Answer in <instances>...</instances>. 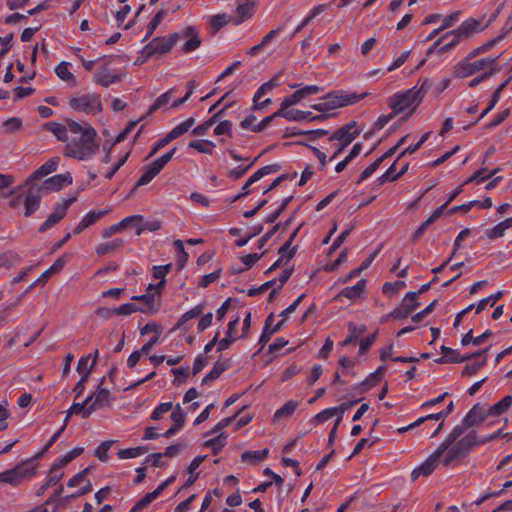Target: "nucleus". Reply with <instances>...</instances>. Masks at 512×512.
<instances>
[{
    "instance_id": "nucleus-32",
    "label": "nucleus",
    "mask_w": 512,
    "mask_h": 512,
    "mask_svg": "<svg viewBox=\"0 0 512 512\" xmlns=\"http://www.w3.org/2000/svg\"><path fill=\"white\" fill-rule=\"evenodd\" d=\"M290 88H297L295 93L296 96L299 97L301 101L311 95L318 94L323 90V88L318 85L301 86V84L297 83L291 84Z\"/></svg>"
},
{
    "instance_id": "nucleus-62",
    "label": "nucleus",
    "mask_w": 512,
    "mask_h": 512,
    "mask_svg": "<svg viewBox=\"0 0 512 512\" xmlns=\"http://www.w3.org/2000/svg\"><path fill=\"white\" fill-rule=\"evenodd\" d=\"M335 415H336V409H333V407L326 408L314 416L313 422L316 425L321 424V423L328 421Z\"/></svg>"
},
{
    "instance_id": "nucleus-29",
    "label": "nucleus",
    "mask_w": 512,
    "mask_h": 512,
    "mask_svg": "<svg viewBox=\"0 0 512 512\" xmlns=\"http://www.w3.org/2000/svg\"><path fill=\"white\" fill-rule=\"evenodd\" d=\"M299 406V402L296 400H289L279 409H277L273 415V421H279L282 418H288L293 415Z\"/></svg>"
},
{
    "instance_id": "nucleus-36",
    "label": "nucleus",
    "mask_w": 512,
    "mask_h": 512,
    "mask_svg": "<svg viewBox=\"0 0 512 512\" xmlns=\"http://www.w3.org/2000/svg\"><path fill=\"white\" fill-rule=\"evenodd\" d=\"M492 335L491 330H486L481 335L474 337L473 336V330L470 329L461 339L462 346H468L470 343H472L475 346H478L482 344L488 337Z\"/></svg>"
},
{
    "instance_id": "nucleus-16",
    "label": "nucleus",
    "mask_w": 512,
    "mask_h": 512,
    "mask_svg": "<svg viewBox=\"0 0 512 512\" xmlns=\"http://www.w3.org/2000/svg\"><path fill=\"white\" fill-rule=\"evenodd\" d=\"M489 417L488 409H485L481 404H475L463 418V423L466 426L473 427L483 422Z\"/></svg>"
},
{
    "instance_id": "nucleus-45",
    "label": "nucleus",
    "mask_w": 512,
    "mask_h": 512,
    "mask_svg": "<svg viewBox=\"0 0 512 512\" xmlns=\"http://www.w3.org/2000/svg\"><path fill=\"white\" fill-rule=\"evenodd\" d=\"M283 111H278V114H282V117L289 121H309V117L311 116V111H302L298 109H291L286 113H282Z\"/></svg>"
},
{
    "instance_id": "nucleus-1",
    "label": "nucleus",
    "mask_w": 512,
    "mask_h": 512,
    "mask_svg": "<svg viewBox=\"0 0 512 512\" xmlns=\"http://www.w3.org/2000/svg\"><path fill=\"white\" fill-rule=\"evenodd\" d=\"M70 135L64 154L81 161L91 159L98 151L96 130L87 122L82 124L69 119Z\"/></svg>"
},
{
    "instance_id": "nucleus-35",
    "label": "nucleus",
    "mask_w": 512,
    "mask_h": 512,
    "mask_svg": "<svg viewBox=\"0 0 512 512\" xmlns=\"http://www.w3.org/2000/svg\"><path fill=\"white\" fill-rule=\"evenodd\" d=\"M512 405V396L507 395L497 403L493 404L488 408L489 416H499L506 412Z\"/></svg>"
},
{
    "instance_id": "nucleus-42",
    "label": "nucleus",
    "mask_w": 512,
    "mask_h": 512,
    "mask_svg": "<svg viewBox=\"0 0 512 512\" xmlns=\"http://www.w3.org/2000/svg\"><path fill=\"white\" fill-rule=\"evenodd\" d=\"M82 447H75L72 450L68 451L66 454L60 456L57 458L55 462V467H64L68 463H70L72 460H74L76 457H78L83 452Z\"/></svg>"
},
{
    "instance_id": "nucleus-59",
    "label": "nucleus",
    "mask_w": 512,
    "mask_h": 512,
    "mask_svg": "<svg viewBox=\"0 0 512 512\" xmlns=\"http://www.w3.org/2000/svg\"><path fill=\"white\" fill-rule=\"evenodd\" d=\"M113 445V441H103L98 445V447L95 450V456L102 462L107 461L108 459V451Z\"/></svg>"
},
{
    "instance_id": "nucleus-23",
    "label": "nucleus",
    "mask_w": 512,
    "mask_h": 512,
    "mask_svg": "<svg viewBox=\"0 0 512 512\" xmlns=\"http://www.w3.org/2000/svg\"><path fill=\"white\" fill-rule=\"evenodd\" d=\"M239 324V318L231 320L228 323L226 336L223 339H220L219 346L217 347V352H221L230 348L232 343L236 341L237 337L234 336V332L236 327Z\"/></svg>"
},
{
    "instance_id": "nucleus-60",
    "label": "nucleus",
    "mask_w": 512,
    "mask_h": 512,
    "mask_svg": "<svg viewBox=\"0 0 512 512\" xmlns=\"http://www.w3.org/2000/svg\"><path fill=\"white\" fill-rule=\"evenodd\" d=\"M172 263H168L166 265H157L152 267V275L153 278L159 279L161 281L166 280V275L171 271Z\"/></svg>"
},
{
    "instance_id": "nucleus-7",
    "label": "nucleus",
    "mask_w": 512,
    "mask_h": 512,
    "mask_svg": "<svg viewBox=\"0 0 512 512\" xmlns=\"http://www.w3.org/2000/svg\"><path fill=\"white\" fill-rule=\"evenodd\" d=\"M499 57H484L474 62H470V60L464 59L459 62L454 70V75L456 78L463 79L467 78L478 71L485 69L488 66H492L496 63Z\"/></svg>"
},
{
    "instance_id": "nucleus-11",
    "label": "nucleus",
    "mask_w": 512,
    "mask_h": 512,
    "mask_svg": "<svg viewBox=\"0 0 512 512\" xmlns=\"http://www.w3.org/2000/svg\"><path fill=\"white\" fill-rule=\"evenodd\" d=\"M444 452L445 451L438 446L421 465L413 469L411 472L412 480H416L419 476H430L441 462V457Z\"/></svg>"
},
{
    "instance_id": "nucleus-52",
    "label": "nucleus",
    "mask_w": 512,
    "mask_h": 512,
    "mask_svg": "<svg viewBox=\"0 0 512 512\" xmlns=\"http://www.w3.org/2000/svg\"><path fill=\"white\" fill-rule=\"evenodd\" d=\"M386 370L385 366L378 367L373 373H371L363 382L362 385L366 388H371L380 383L382 374Z\"/></svg>"
},
{
    "instance_id": "nucleus-20",
    "label": "nucleus",
    "mask_w": 512,
    "mask_h": 512,
    "mask_svg": "<svg viewBox=\"0 0 512 512\" xmlns=\"http://www.w3.org/2000/svg\"><path fill=\"white\" fill-rule=\"evenodd\" d=\"M107 213L106 210H99V211H89L77 224V226L74 228L73 233L74 234H80L85 229L96 223L101 217H103Z\"/></svg>"
},
{
    "instance_id": "nucleus-8",
    "label": "nucleus",
    "mask_w": 512,
    "mask_h": 512,
    "mask_svg": "<svg viewBox=\"0 0 512 512\" xmlns=\"http://www.w3.org/2000/svg\"><path fill=\"white\" fill-rule=\"evenodd\" d=\"M420 306L418 293L409 291L403 297L400 305L390 312L388 317L395 320L406 319L416 308Z\"/></svg>"
},
{
    "instance_id": "nucleus-22",
    "label": "nucleus",
    "mask_w": 512,
    "mask_h": 512,
    "mask_svg": "<svg viewBox=\"0 0 512 512\" xmlns=\"http://www.w3.org/2000/svg\"><path fill=\"white\" fill-rule=\"evenodd\" d=\"M46 129L59 141L66 142V144L68 143L70 135L69 120L66 121L65 125L57 122H49L46 124Z\"/></svg>"
},
{
    "instance_id": "nucleus-4",
    "label": "nucleus",
    "mask_w": 512,
    "mask_h": 512,
    "mask_svg": "<svg viewBox=\"0 0 512 512\" xmlns=\"http://www.w3.org/2000/svg\"><path fill=\"white\" fill-rule=\"evenodd\" d=\"M68 105L75 112L85 113L86 115H97L103 110L101 95L95 92L71 97L68 100Z\"/></svg>"
},
{
    "instance_id": "nucleus-50",
    "label": "nucleus",
    "mask_w": 512,
    "mask_h": 512,
    "mask_svg": "<svg viewBox=\"0 0 512 512\" xmlns=\"http://www.w3.org/2000/svg\"><path fill=\"white\" fill-rule=\"evenodd\" d=\"M503 294L504 293L502 291H498L496 293L489 295L488 297L481 299L476 305V313H480L488 305L493 306L498 300H500L503 297Z\"/></svg>"
},
{
    "instance_id": "nucleus-43",
    "label": "nucleus",
    "mask_w": 512,
    "mask_h": 512,
    "mask_svg": "<svg viewBox=\"0 0 512 512\" xmlns=\"http://www.w3.org/2000/svg\"><path fill=\"white\" fill-rule=\"evenodd\" d=\"M176 91L175 88H171L168 91L164 92L160 96L157 97L155 102L151 105L149 111L150 113L155 112L156 110L165 107L172 99L174 92Z\"/></svg>"
},
{
    "instance_id": "nucleus-31",
    "label": "nucleus",
    "mask_w": 512,
    "mask_h": 512,
    "mask_svg": "<svg viewBox=\"0 0 512 512\" xmlns=\"http://www.w3.org/2000/svg\"><path fill=\"white\" fill-rule=\"evenodd\" d=\"M269 454V449L264 448L261 450H255V451H245L241 455V459L243 462H247L250 464H258L259 462L263 461L267 458Z\"/></svg>"
},
{
    "instance_id": "nucleus-53",
    "label": "nucleus",
    "mask_w": 512,
    "mask_h": 512,
    "mask_svg": "<svg viewBox=\"0 0 512 512\" xmlns=\"http://www.w3.org/2000/svg\"><path fill=\"white\" fill-rule=\"evenodd\" d=\"M171 413V420L173 421V425L181 429L185 424L186 414L183 411L180 404H177Z\"/></svg>"
},
{
    "instance_id": "nucleus-10",
    "label": "nucleus",
    "mask_w": 512,
    "mask_h": 512,
    "mask_svg": "<svg viewBox=\"0 0 512 512\" xmlns=\"http://www.w3.org/2000/svg\"><path fill=\"white\" fill-rule=\"evenodd\" d=\"M104 381L105 378L103 377L97 390L88 396L91 397V402L89 409L85 413L86 416H90L94 411L98 409L109 407L115 400V397L112 395V393L107 388L102 387Z\"/></svg>"
},
{
    "instance_id": "nucleus-47",
    "label": "nucleus",
    "mask_w": 512,
    "mask_h": 512,
    "mask_svg": "<svg viewBox=\"0 0 512 512\" xmlns=\"http://www.w3.org/2000/svg\"><path fill=\"white\" fill-rule=\"evenodd\" d=\"M165 16V11L163 9L159 10L155 16L152 18L150 23L147 26L146 34L143 38V42L147 41L155 32L161 21L163 20Z\"/></svg>"
},
{
    "instance_id": "nucleus-24",
    "label": "nucleus",
    "mask_w": 512,
    "mask_h": 512,
    "mask_svg": "<svg viewBox=\"0 0 512 512\" xmlns=\"http://www.w3.org/2000/svg\"><path fill=\"white\" fill-rule=\"evenodd\" d=\"M230 368L229 360H218L213 368L202 379V385H208L210 382L218 379L220 375Z\"/></svg>"
},
{
    "instance_id": "nucleus-3",
    "label": "nucleus",
    "mask_w": 512,
    "mask_h": 512,
    "mask_svg": "<svg viewBox=\"0 0 512 512\" xmlns=\"http://www.w3.org/2000/svg\"><path fill=\"white\" fill-rule=\"evenodd\" d=\"M429 88L430 83L428 79H424L419 86L416 85L392 95L389 98V107L396 115L407 109H411L413 112L421 104Z\"/></svg>"
},
{
    "instance_id": "nucleus-30",
    "label": "nucleus",
    "mask_w": 512,
    "mask_h": 512,
    "mask_svg": "<svg viewBox=\"0 0 512 512\" xmlns=\"http://www.w3.org/2000/svg\"><path fill=\"white\" fill-rule=\"evenodd\" d=\"M484 27L481 26V22L477 19H467L461 23V25L456 29V32L463 34L466 37L470 36L474 32L483 30Z\"/></svg>"
},
{
    "instance_id": "nucleus-64",
    "label": "nucleus",
    "mask_w": 512,
    "mask_h": 512,
    "mask_svg": "<svg viewBox=\"0 0 512 512\" xmlns=\"http://www.w3.org/2000/svg\"><path fill=\"white\" fill-rule=\"evenodd\" d=\"M229 20H230V16H228L226 14H218V15H214L211 18L210 24L213 29L219 30V29L223 28L224 26H226L229 23Z\"/></svg>"
},
{
    "instance_id": "nucleus-12",
    "label": "nucleus",
    "mask_w": 512,
    "mask_h": 512,
    "mask_svg": "<svg viewBox=\"0 0 512 512\" xmlns=\"http://www.w3.org/2000/svg\"><path fill=\"white\" fill-rule=\"evenodd\" d=\"M360 132L361 130L359 129L357 122L352 120L337 129L334 134L329 137V141L337 140L343 144V146H348L360 134Z\"/></svg>"
},
{
    "instance_id": "nucleus-17",
    "label": "nucleus",
    "mask_w": 512,
    "mask_h": 512,
    "mask_svg": "<svg viewBox=\"0 0 512 512\" xmlns=\"http://www.w3.org/2000/svg\"><path fill=\"white\" fill-rule=\"evenodd\" d=\"M366 280L360 279L355 285L343 288L336 296L335 300L340 301L342 298L356 300L361 297L366 288Z\"/></svg>"
},
{
    "instance_id": "nucleus-61",
    "label": "nucleus",
    "mask_w": 512,
    "mask_h": 512,
    "mask_svg": "<svg viewBox=\"0 0 512 512\" xmlns=\"http://www.w3.org/2000/svg\"><path fill=\"white\" fill-rule=\"evenodd\" d=\"M173 408L172 402H163L154 408L151 414L152 420H159L163 414L169 412Z\"/></svg>"
},
{
    "instance_id": "nucleus-18",
    "label": "nucleus",
    "mask_w": 512,
    "mask_h": 512,
    "mask_svg": "<svg viewBox=\"0 0 512 512\" xmlns=\"http://www.w3.org/2000/svg\"><path fill=\"white\" fill-rule=\"evenodd\" d=\"M441 353L443 354L442 357L436 360L437 363L443 364V363H463L467 360H470L469 354H460L457 350H454L450 347H447L445 345L441 346Z\"/></svg>"
},
{
    "instance_id": "nucleus-6",
    "label": "nucleus",
    "mask_w": 512,
    "mask_h": 512,
    "mask_svg": "<svg viewBox=\"0 0 512 512\" xmlns=\"http://www.w3.org/2000/svg\"><path fill=\"white\" fill-rule=\"evenodd\" d=\"M43 194L44 191L40 185L26 180L22 192L25 217L32 216L39 209Z\"/></svg>"
},
{
    "instance_id": "nucleus-51",
    "label": "nucleus",
    "mask_w": 512,
    "mask_h": 512,
    "mask_svg": "<svg viewBox=\"0 0 512 512\" xmlns=\"http://www.w3.org/2000/svg\"><path fill=\"white\" fill-rule=\"evenodd\" d=\"M112 312L117 315L127 316V315H131L132 313H135V312L146 313V310L142 309V307H139L136 304L125 303V304L120 305L117 308L112 309Z\"/></svg>"
},
{
    "instance_id": "nucleus-25",
    "label": "nucleus",
    "mask_w": 512,
    "mask_h": 512,
    "mask_svg": "<svg viewBox=\"0 0 512 512\" xmlns=\"http://www.w3.org/2000/svg\"><path fill=\"white\" fill-rule=\"evenodd\" d=\"M23 478L24 474L22 470L18 467H15L0 473V484L6 483L16 486L22 481Z\"/></svg>"
},
{
    "instance_id": "nucleus-56",
    "label": "nucleus",
    "mask_w": 512,
    "mask_h": 512,
    "mask_svg": "<svg viewBox=\"0 0 512 512\" xmlns=\"http://www.w3.org/2000/svg\"><path fill=\"white\" fill-rule=\"evenodd\" d=\"M382 164V159H376L368 165L360 174L356 184H361L364 180L368 179Z\"/></svg>"
},
{
    "instance_id": "nucleus-44",
    "label": "nucleus",
    "mask_w": 512,
    "mask_h": 512,
    "mask_svg": "<svg viewBox=\"0 0 512 512\" xmlns=\"http://www.w3.org/2000/svg\"><path fill=\"white\" fill-rule=\"evenodd\" d=\"M61 469L62 467H55V462L52 464L46 482L43 485V488L55 486L60 482L64 475L63 472H61Z\"/></svg>"
},
{
    "instance_id": "nucleus-28",
    "label": "nucleus",
    "mask_w": 512,
    "mask_h": 512,
    "mask_svg": "<svg viewBox=\"0 0 512 512\" xmlns=\"http://www.w3.org/2000/svg\"><path fill=\"white\" fill-rule=\"evenodd\" d=\"M441 38H443V41L447 38H451V39L439 48L440 55L454 49L459 44L461 39L465 38V36L463 34L456 32V29H455V30L447 32Z\"/></svg>"
},
{
    "instance_id": "nucleus-37",
    "label": "nucleus",
    "mask_w": 512,
    "mask_h": 512,
    "mask_svg": "<svg viewBox=\"0 0 512 512\" xmlns=\"http://www.w3.org/2000/svg\"><path fill=\"white\" fill-rule=\"evenodd\" d=\"M188 147L195 149L199 153L212 155L216 145L211 140H193L189 142Z\"/></svg>"
},
{
    "instance_id": "nucleus-2",
    "label": "nucleus",
    "mask_w": 512,
    "mask_h": 512,
    "mask_svg": "<svg viewBox=\"0 0 512 512\" xmlns=\"http://www.w3.org/2000/svg\"><path fill=\"white\" fill-rule=\"evenodd\" d=\"M368 95L369 92L358 94L356 92L349 93L343 89L333 90L320 97L319 102L311 105V108L320 113H327L332 117L335 115V110L354 105Z\"/></svg>"
},
{
    "instance_id": "nucleus-58",
    "label": "nucleus",
    "mask_w": 512,
    "mask_h": 512,
    "mask_svg": "<svg viewBox=\"0 0 512 512\" xmlns=\"http://www.w3.org/2000/svg\"><path fill=\"white\" fill-rule=\"evenodd\" d=\"M280 82L278 77H273L269 81L263 83L260 85V87L257 89V97H263L265 94H268L271 92L274 88L279 86Z\"/></svg>"
},
{
    "instance_id": "nucleus-40",
    "label": "nucleus",
    "mask_w": 512,
    "mask_h": 512,
    "mask_svg": "<svg viewBox=\"0 0 512 512\" xmlns=\"http://www.w3.org/2000/svg\"><path fill=\"white\" fill-rule=\"evenodd\" d=\"M90 402L91 397H86V399L81 403L73 402V404L67 410L68 416L80 414L83 419H87L89 416H86L85 413L89 409Z\"/></svg>"
},
{
    "instance_id": "nucleus-13",
    "label": "nucleus",
    "mask_w": 512,
    "mask_h": 512,
    "mask_svg": "<svg viewBox=\"0 0 512 512\" xmlns=\"http://www.w3.org/2000/svg\"><path fill=\"white\" fill-rule=\"evenodd\" d=\"M178 33V40L186 39L181 50L183 53H191L201 45V38L195 26H187Z\"/></svg>"
},
{
    "instance_id": "nucleus-9",
    "label": "nucleus",
    "mask_w": 512,
    "mask_h": 512,
    "mask_svg": "<svg viewBox=\"0 0 512 512\" xmlns=\"http://www.w3.org/2000/svg\"><path fill=\"white\" fill-rule=\"evenodd\" d=\"M76 200L75 197H71L68 199H64L61 202H57L53 208L52 213L47 217V219L40 225L38 231L40 233H44L52 228L55 224L60 222L66 215L67 210L72 205V203Z\"/></svg>"
},
{
    "instance_id": "nucleus-14",
    "label": "nucleus",
    "mask_w": 512,
    "mask_h": 512,
    "mask_svg": "<svg viewBox=\"0 0 512 512\" xmlns=\"http://www.w3.org/2000/svg\"><path fill=\"white\" fill-rule=\"evenodd\" d=\"M485 440L480 441L477 437V434L474 430L470 431L467 435L455 441L454 445L461 453L463 458L468 456L471 450L474 447H477L480 443H483Z\"/></svg>"
},
{
    "instance_id": "nucleus-46",
    "label": "nucleus",
    "mask_w": 512,
    "mask_h": 512,
    "mask_svg": "<svg viewBox=\"0 0 512 512\" xmlns=\"http://www.w3.org/2000/svg\"><path fill=\"white\" fill-rule=\"evenodd\" d=\"M227 435L225 433H220L215 438L207 440L204 445L206 447H211L213 454H218L222 448L226 445Z\"/></svg>"
},
{
    "instance_id": "nucleus-15",
    "label": "nucleus",
    "mask_w": 512,
    "mask_h": 512,
    "mask_svg": "<svg viewBox=\"0 0 512 512\" xmlns=\"http://www.w3.org/2000/svg\"><path fill=\"white\" fill-rule=\"evenodd\" d=\"M73 179L70 173L57 174L47 178L42 185L43 191H59L63 187L72 184Z\"/></svg>"
},
{
    "instance_id": "nucleus-54",
    "label": "nucleus",
    "mask_w": 512,
    "mask_h": 512,
    "mask_svg": "<svg viewBox=\"0 0 512 512\" xmlns=\"http://www.w3.org/2000/svg\"><path fill=\"white\" fill-rule=\"evenodd\" d=\"M272 319H273V314H270L265 320L264 328L259 337V344L261 345V348H263L268 343V341L271 339L272 335L274 334V333H272V331L270 329V326L272 324Z\"/></svg>"
},
{
    "instance_id": "nucleus-55",
    "label": "nucleus",
    "mask_w": 512,
    "mask_h": 512,
    "mask_svg": "<svg viewBox=\"0 0 512 512\" xmlns=\"http://www.w3.org/2000/svg\"><path fill=\"white\" fill-rule=\"evenodd\" d=\"M162 228V221L158 219L147 220L137 228V235H141L143 231L155 232Z\"/></svg>"
},
{
    "instance_id": "nucleus-33",
    "label": "nucleus",
    "mask_w": 512,
    "mask_h": 512,
    "mask_svg": "<svg viewBox=\"0 0 512 512\" xmlns=\"http://www.w3.org/2000/svg\"><path fill=\"white\" fill-rule=\"evenodd\" d=\"M131 299L143 302L145 305L143 309L146 310V313H156L159 310V306L155 303V293H150L147 291V293L142 295H135Z\"/></svg>"
},
{
    "instance_id": "nucleus-26",
    "label": "nucleus",
    "mask_w": 512,
    "mask_h": 512,
    "mask_svg": "<svg viewBox=\"0 0 512 512\" xmlns=\"http://www.w3.org/2000/svg\"><path fill=\"white\" fill-rule=\"evenodd\" d=\"M470 428V426H466L463 423V420L461 421V424L456 425L452 431L448 434V436L445 438V440L439 445V447L446 451V449L455 443V441L459 440L460 437L464 434L465 430Z\"/></svg>"
},
{
    "instance_id": "nucleus-19",
    "label": "nucleus",
    "mask_w": 512,
    "mask_h": 512,
    "mask_svg": "<svg viewBox=\"0 0 512 512\" xmlns=\"http://www.w3.org/2000/svg\"><path fill=\"white\" fill-rule=\"evenodd\" d=\"M58 164V157L47 160L37 170H35L27 180H29V183H35L36 180L55 172L57 170Z\"/></svg>"
},
{
    "instance_id": "nucleus-39",
    "label": "nucleus",
    "mask_w": 512,
    "mask_h": 512,
    "mask_svg": "<svg viewBox=\"0 0 512 512\" xmlns=\"http://www.w3.org/2000/svg\"><path fill=\"white\" fill-rule=\"evenodd\" d=\"M462 458H463V456L461 455V453L458 451L456 446L454 444H452L444 452L443 458L441 459V463L443 464V466L449 467L454 462H457V461L461 460Z\"/></svg>"
},
{
    "instance_id": "nucleus-41",
    "label": "nucleus",
    "mask_w": 512,
    "mask_h": 512,
    "mask_svg": "<svg viewBox=\"0 0 512 512\" xmlns=\"http://www.w3.org/2000/svg\"><path fill=\"white\" fill-rule=\"evenodd\" d=\"M195 121L196 120L194 117H189L184 122L175 126L168 133L173 138V140H175V139L179 138L180 136H182L183 134L187 133L192 128V126L195 124Z\"/></svg>"
},
{
    "instance_id": "nucleus-27",
    "label": "nucleus",
    "mask_w": 512,
    "mask_h": 512,
    "mask_svg": "<svg viewBox=\"0 0 512 512\" xmlns=\"http://www.w3.org/2000/svg\"><path fill=\"white\" fill-rule=\"evenodd\" d=\"M278 169V166L275 165V164H271V165H266L260 169H258L255 173H253L248 179L247 181L245 182V184L243 185V189L245 191H248V188L256 183L257 181H259L260 179H262L264 176L266 175H269L271 173H274L276 172Z\"/></svg>"
},
{
    "instance_id": "nucleus-38",
    "label": "nucleus",
    "mask_w": 512,
    "mask_h": 512,
    "mask_svg": "<svg viewBox=\"0 0 512 512\" xmlns=\"http://www.w3.org/2000/svg\"><path fill=\"white\" fill-rule=\"evenodd\" d=\"M205 308V303H199L185 312L177 322V328H182L188 321L200 316Z\"/></svg>"
},
{
    "instance_id": "nucleus-63",
    "label": "nucleus",
    "mask_w": 512,
    "mask_h": 512,
    "mask_svg": "<svg viewBox=\"0 0 512 512\" xmlns=\"http://www.w3.org/2000/svg\"><path fill=\"white\" fill-rule=\"evenodd\" d=\"M253 164H254V162H252L246 166L239 165L233 169H230L227 173L228 178L231 180L240 179L242 176H244L247 173V171L252 167Z\"/></svg>"
},
{
    "instance_id": "nucleus-34",
    "label": "nucleus",
    "mask_w": 512,
    "mask_h": 512,
    "mask_svg": "<svg viewBox=\"0 0 512 512\" xmlns=\"http://www.w3.org/2000/svg\"><path fill=\"white\" fill-rule=\"evenodd\" d=\"M508 83L509 79L505 80L496 88V90L493 92L489 105L481 112L479 118L473 124H476L478 121L484 118L496 106L500 99L502 91L505 89Z\"/></svg>"
},
{
    "instance_id": "nucleus-48",
    "label": "nucleus",
    "mask_w": 512,
    "mask_h": 512,
    "mask_svg": "<svg viewBox=\"0 0 512 512\" xmlns=\"http://www.w3.org/2000/svg\"><path fill=\"white\" fill-rule=\"evenodd\" d=\"M70 63L68 62H61L60 64H58L55 68V73L56 75L63 81H66V82H75V77L74 75L70 72Z\"/></svg>"
},
{
    "instance_id": "nucleus-57",
    "label": "nucleus",
    "mask_w": 512,
    "mask_h": 512,
    "mask_svg": "<svg viewBox=\"0 0 512 512\" xmlns=\"http://www.w3.org/2000/svg\"><path fill=\"white\" fill-rule=\"evenodd\" d=\"M406 287V283L403 280H398L395 282H386L382 287V291L384 294L392 295L398 293L401 289Z\"/></svg>"
},
{
    "instance_id": "nucleus-21",
    "label": "nucleus",
    "mask_w": 512,
    "mask_h": 512,
    "mask_svg": "<svg viewBox=\"0 0 512 512\" xmlns=\"http://www.w3.org/2000/svg\"><path fill=\"white\" fill-rule=\"evenodd\" d=\"M93 79L96 84L105 88L109 87L119 81V76L112 74L108 67L105 65L93 74Z\"/></svg>"
},
{
    "instance_id": "nucleus-49",
    "label": "nucleus",
    "mask_w": 512,
    "mask_h": 512,
    "mask_svg": "<svg viewBox=\"0 0 512 512\" xmlns=\"http://www.w3.org/2000/svg\"><path fill=\"white\" fill-rule=\"evenodd\" d=\"M147 449L143 446H137L133 448L121 449L117 452V456L120 459H133L143 455Z\"/></svg>"
},
{
    "instance_id": "nucleus-5",
    "label": "nucleus",
    "mask_w": 512,
    "mask_h": 512,
    "mask_svg": "<svg viewBox=\"0 0 512 512\" xmlns=\"http://www.w3.org/2000/svg\"><path fill=\"white\" fill-rule=\"evenodd\" d=\"M178 41V33H172L168 37H155L149 41L141 51V63L154 56H162L171 51Z\"/></svg>"
}]
</instances>
